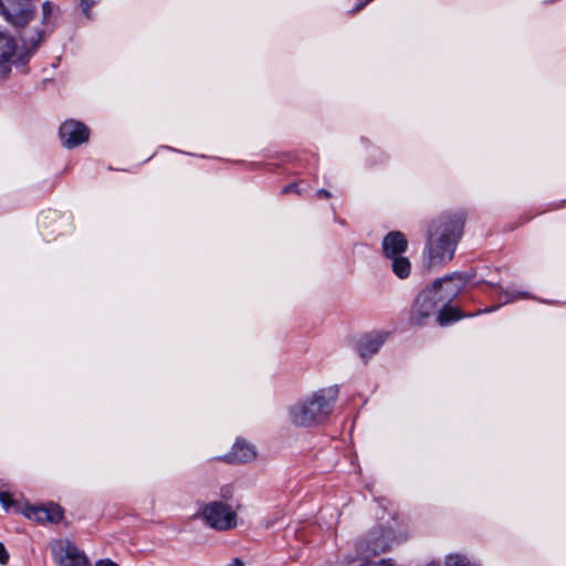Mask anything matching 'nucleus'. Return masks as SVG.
<instances>
[{
    "mask_svg": "<svg viewBox=\"0 0 566 566\" xmlns=\"http://www.w3.org/2000/svg\"><path fill=\"white\" fill-rule=\"evenodd\" d=\"M464 221V213L455 211L442 213L431 222L423 261L428 271L452 260L462 235Z\"/></svg>",
    "mask_w": 566,
    "mask_h": 566,
    "instance_id": "obj_1",
    "label": "nucleus"
},
{
    "mask_svg": "<svg viewBox=\"0 0 566 566\" xmlns=\"http://www.w3.org/2000/svg\"><path fill=\"white\" fill-rule=\"evenodd\" d=\"M337 395V388L327 387L298 399L289 408L290 423L300 428H311L324 422L333 410Z\"/></svg>",
    "mask_w": 566,
    "mask_h": 566,
    "instance_id": "obj_2",
    "label": "nucleus"
},
{
    "mask_svg": "<svg viewBox=\"0 0 566 566\" xmlns=\"http://www.w3.org/2000/svg\"><path fill=\"white\" fill-rule=\"evenodd\" d=\"M461 280V274L453 273L436 280L429 289L421 291L416 297L410 312L412 325L422 326L434 313L438 303L453 300L462 286L453 284L454 279Z\"/></svg>",
    "mask_w": 566,
    "mask_h": 566,
    "instance_id": "obj_3",
    "label": "nucleus"
},
{
    "mask_svg": "<svg viewBox=\"0 0 566 566\" xmlns=\"http://www.w3.org/2000/svg\"><path fill=\"white\" fill-rule=\"evenodd\" d=\"M200 516L205 523L217 531H229L237 527L238 515L227 503L212 501L202 506Z\"/></svg>",
    "mask_w": 566,
    "mask_h": 566,
    "instance_id": "obj_4",
    "label": "nucleus"
},
{
    "mask_svg": "<svg viewBox=\"0 0 566 566\" xmlns=\"http://www.w3.org/2000/svg\"><path fill=\"white\" fill-rule=\"evenodd\" d=\"M52 553L59 566H91L86 555L67 539L56 542Z\"/></svg>",
    "mask_w": 566,
    "mask_h": 566,
    "instance_id": "obj_5",
    "label": "nucleus"
},
{
    "mask_svg": "<svg viewBox=\"0 0 566 566\" xmlns=\"http://www.w3.org/2000/svg\"><path fill=\"white\" fill-rule=\"evenodd\" d=\"M87 127L76 120H66L60 127V138L66 148H74L88 139Z\"/></svg>",
    "mask_w": 566,
    "mask_h": 566,
    "instance_id": "obj_6",
    "label": "nucleus"
},
{
    "mask_svg": "<svg viewBox=\"0 0 566 566\" xmlns=\"http://www.w3.org/2000/svg\"><path fill=\"white\" fill-rule=\"evenodd\" d=\"M381 245L386 259H390L403 254L408 248V241L402 232L391 231L385 235Z\"/></svg>",
    "mask_w": 566,
    "mask_h": 566,
    "instance_id": "obj_7",
    "label": "nucleus"
},
{
    "mask_svg": "<svg viewBox=\"0 0 566 566\" xmlns=\"http://www.w3.org/2000/svg\"><path fill=\"white\" fill-rule=\"evenodd\" d=\"M15 52L14 40L0 32V80L6 78L11 72V59Z\"/></svg>",
    "mask_w": 566,
    "mask_h": 566,
    "instance_id": "obj_8",
    "label": "nucleus"
},
{
    "mask_svg": "<svg viewBox=\"0 0 566 566\" xmlns=\"http://www.w3.org/2000/svg\"><path fill=\"white\" fill-rule=\"evenodd\" d=\"M384 342L385 338L381 336V334H373L364 337L357 346V350L361 359L365 361L368 360L380 349Z\"/></svg>",
    "mask_w": 566,
    "mask_h": 566,
    "instance_id": "obj_9",
    "label": "nucleus"
},
{
    "mask_svg": "<svg viewBox=\"0 0 566 566\" xmlns=\"http://www.w3.org/2000/svg\"><path fill=\"white\" fill-rule=\"evenodd\" d=\"M0 12L6 17L7 21H9L17 28L25 27L33 18V10L31 9H21L19 11H12L8 10L1 2Z\"/></svg>",
    "mask_w": 566,
    "mask_h": 566,
    "instance_id": "obj_10",
    "label": "nucleus"
},
{
    "mask_svg": "<svg viewBox=\"0 0 566 566\" xmlns=\"http://www.w3.org/2000/svg\"><path fill=\"white\" fill-rule=\"evenodd\" d=\"M390 261L391 271L400 280L409 277L411 273V262L403 254L388 259Z\"/></svg>",
    "mask_w": 566,
    "mask_h": 566,
    "instance_id": "obj_11",
    "label": "nucleus"
},
{
    "mask_svg": "<svg viewBox=\"0 0 566 566\" xmlns=\"http://www.w3.org/2000/svg\"><path fill=\"white\" fill-rule=\"evenodd\" d=\"M256 453L253 446L243 442L237 441L233 446L232 457L237 462H249L255 458Z\"/></svg>",
    "mask_w": 566,
    "mask_h": 566,
    "instance_id": "obj_12",
    "label": "nucleus"
},
{
    "mask_svg": "<svg viewBox=\"0 0 566 566\" xmlns=\"http://www.w3.org/2000/svg\"><path fill=\"white\" fill-rule=\"evenodd\" d=\"M463 317V314L460 310L451 306H444L438 315V322L440 325L444 326L450 323L457 322Z\"/></svg>",
    "mask_w": 566,
    "mask_h": 566,
    "instance_id": "obj_13",
    "label": "nucleus"
},
{
    "mask_svg": "<svg viewBox=\"0 0 566 566\" xmlns=\"http://www.w3.org/2000/svg\"><path fill=\"white\" fill-rule=\"evenodd\" d=\"M27 517L35 520L38 522H49L48 512L45 506L30 507L27 513Z\"/></svg>",
    "mask_w": 566,
    "mask_h": 566,
    "instance_id": "obj_14",
    "label": "nucleus"
},
{
    "mask_svg": "<svg viewBox=\"0 0 566 566\" xmlns=\"http://www.w3.org/2000/svg\"><path fill=\"white\" fill-rule=\"evenodd\" d=\"M45 510L48 512V517L50 523H59L63 518V511L61 506L55 504H50L45 506Z\"/></svg>",
    "mask_w": 566,
    "mask_h": 566,
    "instance_id": "obj_15",
    "label": "nucleus"
},
{
    "mask_svg": "<svg viewBox=\"0 0 566 566\" xmlns=\"http://www.w3.org/2000/svg\"><path fill=\"white\" fill-rule=\"evenodd\" d=\"M21 39H22V41L25 44H30L32 46H36L41 42V40H42V33L36 32L35 35H29L27 33H23L21 35Z\"/></svg>",
    "mask_w": 566,
    "mask_h": 566,
    "instance_id": "obj_16",
    "label": "nucleus"
},
{
    "mask_svg": "<svg viewBox=\"0 0 566 566\" xmlns=\"http://www.w3.org/2000/svg\"><path fill=\"white\" fill-rule=\"evenodd\" d=\"M505 298H504V303H509V302H512L514 300H516L517 297H527V294L526 293H517L515 294L514 292H503Z\"/></svg>",
    "mask_w": 566,
    "mask_h": 566,
    "instance_id": "obj_17",
    "label": "nucleus"
},
{
    "mask_svg": "<svg viewBox=\"0 0 566 566\" xmlns=\"http://www.w3.org/2000/svg\"><path fill=\"white\" fill-rule=\"evenodd\" d=\"M0 502L4 509H9L12 505L13 500L9 493L0 492Z\"/></svg>",
    "mask_w": 566,
    "mask_h": 566,
    "instance_id": "obj_18",
    "label": "nucleus"
},
{
    "mask_svg": "<svg viewBox=\"0 0 566 566\" xmlns=\"http://www.w3.org/2000/svg\"><path fill=\"white\" fill-rule=\"evenodd\" d=\"M53 10L52 3L49 1H45L42 4V12H43V22H46L49 20V17Z\"/></svg>",
    "mask_w": 566,
    "mask_h": 566,
    "instance_id": "obj_19",
    "label": "nucleus"
},
{
    "mask_svg": "<svg viewBox=\"0 0 566 566\" xmlns=\"http://www.w3.org/2000/svg\"><path fill=\"white\" fill-rule=\"evenodd\" d=\"M96 3V0H81L83 12L88 15L90 9Z\"/></svg>",
    "mask_w": 566,
    "mask_h": 566,
    "instance_id": "obj_20",
    "label": "nucleus"
},
{
    "mask_svg": "<svg viewBox=\"0 0 566 566\" xmlns=\"http://www.w3.org/2000/svg\"><path fill=\"white\" fill-rule=\"evenodd\" d=\"M9 560V554L4 545L0 542V564L6 565Z\"/></svg>",
    "mask_w": 566,
    "mask_h": 566,
    "instance_id": "obj_21",
    "label": "nucleus"
},
{
    "mask_svg": "<svg viewBox=\"0 0 566 566\" xmlns=\"http://www.w3.org/2000/svg\"><path fill=\"white\" fill-rule=\"evenodd\" d=\"M95 566H118V565L115 562L106 558V559L98 560Z\"/></svg>",
    "mask_w": 566,
    "mask_h": 566,
    "instance_id": "obj_22",
    "label": "nucleus"
},
{
    "mask_svg": "<svg viewBox=\"0 0 566 566\" xmlns=\"http://www.w3.org/2000/svg\"><path fill=\"white\" fill-rule=\"evenodd\" d=\"M292 191H297V185L296 184H290V185H286L282 192L283 193H289V192H292Z\"/></svg>",
    "mask_w": 566,
    "mask_h": 566,
    "instance_id": "obj_23",
    "label": "nucleus"
},
{
    "mask_svg": "<svg viewBox=\"0 0 566 566\" xmlns=\"http://www.w3.org/2000/svg\"><path fill=\"white\" fill-rule=\"evenodd\" d=\"M364 7H365V3H359V4H357V6L353 9V13L358 12V11H359V10H361Z\"/></svg>",
    "mask_w": 566,
    "mask_h": 566,
    "instance_id": "obj_24",
    "label": "nucleus"
},
{
    "mask_svg": "<svg viewBox=\"0 0 566 566\" xmlns=\"http://www.w3.org/2000/svg\"><path fill=\"white\" fill-rule=\"evenodd\" d=\"M230 566H244L243 563L239 559H234Z\"/></svg>",
    "mask_w": 566,
    "mask_h": 566,
    "instance_id": "obj_25",
    "label": "nucleus"
},
{
    "mask_svg": "<svg viewBox=\"0 0 566 566\" xmlns=\"http://www.w3.org/2000/svg\"><path fill=\"white\" fill-rule=\"evenodd\" d=\"M319 195H323L324 197L328 198L329 197V192L327 190H319L318 191Z\"/></svg>",
    "mask_w": 566,
    "mask_h": 566,
    "instance_id": "obj_26",
    "label": "nucleus"
},
{
    "mask_svg": "<svg viewBox=\"0 0 566 566\" xmlns=\"http://www.w3.org/2000/svg\"><path fill=\"white\" fill-rule=\"evenodd\" d=\"M380 566H394V565L388 564V563H382V564H380Z\"/></svg>",
    "mask_w": 566,
    "mask_h": 566,
    "instance_id": "obj_27",
    "label": "nucleus"
}]
</instances>
